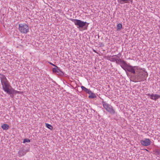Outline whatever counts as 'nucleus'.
<instances>
[{"instance_id": "3", "label": "nucleus", "mask_w": 160, "mask_h": 160, "mask_svg": "<svg viewBox=\"0 0 160 160\" xmlns=\"http://www.w3.org/2000/svg\"><path fill=\"white\" fill-rule=\"evenodd\" d=\"M70 20L74 22L75 25L77 26L78 28H83L84 30L87 29L89 24L86 22H84L79 19L71 18Z\"/></svg>"}, {"instance_id": "16", "label": "nucleus", "mask_w": 160, "mask_h": 160, "mask_svg": "<svg viewBox=\"0 0 160 160\" xmlns=\"http://www.w3.org/2000/svg\"><path fill=\"white\" fill-rule=\"evenodd\" d=\"M121 56V54L120 53H119L118 54L115 55H113V57H115L117 59L119 60L118 59H121L120 58V57Z\"/></svg>"}, {"instance_id": "8", "label": "nucleus", "mask_w": 160, "mask_h": 160, "mask_svg": "<svg viewBox=\"0 0 160 160\" xmlns=\"http://www.w3.org/2000/svg\"><path fill=\"white\" fill-rule=\"evenodd\" d=\"M27 151L23 147L20 148L18 152V156L21 157L24 156L27 153Z\"/></svg>"}, {"instance_id": "1", "label": "nucleus", "mask_w": 160, "mask_h": 160, "mask_svg": "<svg viewBox=\"0 0 160 160\" xmlns=\"http://www.w3.org/2000/svg\"><path fill=\"white\" fill-rule=\"evenodd\" d=\"M117 64L119 65L125 71L127 70L132 74L131 77V80L132 82H137L143 81L146 79L148 76L147 72H144L139 66L128 65L123 59H119Z\"/></svg>"}, {"instance_id": "5", "label": "nucleus", "mask_w": 160, "mask_h": 160, "mask_svg": "<svg viewBox=\"0 0 160 160\" xmlns=\"http://www.w3.org/2000/svg\"><path fill=\"white\" fill-rule=\"evenodd\" d=\"M102 103L103 107L107 111L112 114H114L115 111L111 105L104 101H102Z\"/></svg>"}, {"instance_id": "17", "label": "nucleus", "mask_w": 160, "mask_h": 160, "mask_svg": "<svg viewBox=\"0 0 160 160\" xmlns=\"http://www.w3.org/2000/svg\"><path fill=\"white\" fill-rule=\"evenodd\" d=\"M30 142V140L28 138H25L24 139L23 143H25L26 142Z\"/></svg>"}, {"instance_id": "2", "label": "nucleus", "mask_w": 160, "mask_h": 160, "mask_svg": "<svg viewBox=\"0 0 160 160\" xmlns=\"http://www.w3.org/2000/svg\"><path fill=\"white\" fill-rule=\"evenodd\" d=\"M0 79L2 86V89L4 91L11 97L13 96V93L15 90L10 85V82L7 80L5 75L3 74H0Z\"/></svg>"}, {"instance_id": "10", "label": "nucleus", "mask_w": 160, "mask_h": 160, "mask_svg": "<svg viewBox=\"0 0 160 160\" xmlns=\"http://www.w3.org/2000/svg\"><path fill=\"white\" fill-rule=\"evenodd\" d=\"M110 60L112 62H115L116 64H118V62L119 61V60H118V59H117L115 57H113L112 56V57L111 58Z\"/></svg>"}, {"instance_id": "11", "label": "nucleus", "mask_w": 160, "mask_h": 160, "mask_svg": "<svg viewBox=\"0 0 160 160\" xmlns=\"http://www.w3.org/2000/svg\"><path fill=\"white\" fill-rule=\"evenodd\" d=\"M1 128L4 130H7L9 128V125L6 124H4L2 125L1 126Z\"/></svg>"}, {"instance_id": "9", "label": "nucleus", "mask_w": 160, "mask_h": 160, "mask_svg": "<svg viewBox=\"0 0 160 160\" xmlns=\"http://www.w3.org/2000/svg\"><path fill=\"white\" fill-rule=\"evenodd\" d=\"M81 88L83 91H84L87 93L90 94V93L91 92V91L89 89L83 86H82L81 87Z\"/></svg>"}, {"instance_id": "21", "label": "nucleus", "mask_w": 160, "mask_h": 160, "mask_svg": "<svg viewBox=\"0 0 160 160\" xmlns=\"http://www.w3.org/2000/svg\"><path fill=\"white\" fill-rule=\"evenodd\" d=\"M157 154L160 155V151H156Z\"/></svg>"}, {"instance_id": "13", "label": "nucleus", "mask_w": 160, "mask_h": 160, "mask_svg": "<svg viewBox=\"0 0 160 160\" xmlns=\"http://www.w3.org/2000/svg\"><path fill=\"white\" fill-rule=\"evenodd\" d=\"M122 28V25L121 23H119L117 25V31H120Z\"/></svg>"}, {"instance_id": "24", "label": "nucleus", "mask_w": 160, "mask_h": 160, "mask_svg": "<svg viewBox=\"0 0 160 160\" xmlns=\"http://www.w3.org/2000/svg\"><path fill=\"white\" fill-rule=\"evenodd\" d=\"M93 51H94V52H96V50H93Z\"/></svg>"}, {"instance_id": "7", "label": "nucleus", "mask_w": 160, "mask_h": 160, "mask_svg": "<svg viewBox=\"0 0 160 160\" xmlns=\"http://www.w3.org/2000/svg\"><path fill=\"white\" fill-rule=\"evenodd\" d=\"M141 144L143 146H148L151 144V141L148 138H145L140 141Z\"/></svg>"}, {"instance_id": "18", "label": "nucleus", "mask_w": 160, "mask_h": 160, "mask_svg": "<svg viewBox=\"0 0 160 160\" xmlns=\"http://www.w3.org/2000/svg\"><path fill=\"white\" fill-rule=\"evenodd\" d=\"M147 95L150 97V98L152 99L153 100L154 94H150L149 93L147 94Z\"/></svg>"}, {"instance_id": "22", "label": "nucleus", "mask_w": 160, "mask_h": 160, "mask_svg": "<svg viewBox=\"0 0 160 160\" xmlns=\"http://www.w3.org/2000/svg\"><path fill=\"white\" fill-rule=\"evenodd\" d=\"M104 45L103 44V43L102 42H101L100 44V46L101 47H104Z\"/></svg>"}, {"instance_id": "19", "label": "nucleus", "mask_w": 160, "mask_h": 160, "mask_svg": "<svg viewBox=\"0 0 160 160\" xmlns=\"http://www.w3.org/2000/svg\"><path fill=\"white\" fill-rule=\"evenodd\" d=\"M133 0H125V3H131L132 4L133 2Z\"/></svg>"}, {"instance_id": "14", "label": "nucleus", "mask_w": 160, "mask_h": 160, "mask_svg": "<svg viewBox=\"0 0 160 160\" xmlns=\"http://www.w3.org/2000/svg\"><path fill=\"white\" fill-rule=\"evenodd\" d=\"M46 127L48 128L50 130H52L53 129V127L50 124H49L48 123H45Z\"/></svg>"}, {"instance_id": "20", "label": "nucleus", "mask_w": 160, "mask_h": 160, "mask_svg": "<svg viewBox=\"0 0 160 160\" xmlns=\"http://www.w3.org/2000/svg\"><path fill=\"white\" fill-rule=\"evenodd\" d=\"M118 2L121 4H123L125 3V0H117Z\"/></svg>"}, {"instance_id": "12", "label": "nucleus", "mask_w": 160, "mask_h": 160, "mask_svg": "<svg viewBox=\"0 0 160 160\" xmlns=\"http://www.w3.org/2000/svg\"><path fill=\"white\" fill-rule=\"evenodd\" d=\"M90 95L88 96V98H97V96L93 92H91L90 93Z\"/></svg>"}, {"instance_id": "23", "label": "nucleus", "mask_w": 160, "mask_h": 160, "mask_svg": "<svg viewBox=\"0 0 160 160\" xmlns=\"http://www.w3.org/2000/svg\"><path fill=\"white\" fill-rule=\"evenodd\" d=\"M48 63H49V64H51V65H52V66H54L55 67V66H56L55 64L52 63H51L50 62H49Z\"/></svg>"}, {"instance_id": "15", "label": "nucleus", "mask_w": 160, "mask_h": 160, "mask_svg": "<svg viewBox=\"0 0 160 160\" xmlns=\"http://www.w3.org/2000/svg\"><path fill=\"white\" fill-rule=\"evenodd\" d=\"M160 98V95L158 94H154L153 100H156L158 98Z\"/></svg>"}, {"instance_id": "6", "label": "nucleus", "mask_w": 160, "mask_h": 160, "mask_svg": "<svg viewBox=\"0 0 160 160\" xmlns=\"http://www.w3.org/2000/svg\"><path fill=\"white\" fill-rule=\"evenodd\" d=\"M52 71L53 72L56 73L58 75L61 76L64 75L63 72L57 66H55V68H52Z\"/></svg>"}, {"instance_id": "4", "label": "nucleus", "mask_w": 160, "mask_h": 160, "mask_svg": "<svg viewBox=\"0 0 160 160\" xmlns=\"http://www.w3.org/2000/svg\"><path fill=\"white\" fill-rule=\"evenodd\" d=\"M18 29L22 33L26 34L29 32L28 26L26 23H20L18 25Z\"/></svg>"}]
</instances>
